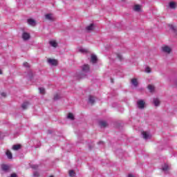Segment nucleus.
Listing matches in <instances>:
<instances>
[{
  "mask_svg": "<svg viewBox=\"0 0 177 177\" xmlns=\"http://www.w3.org/2000/svg\"><path fill=\"white\" fill-rule=\"evenodd\" d=\"M162 50L165 53H171L172 48H171L169 46H162Z\"/></svg>",
  "mask_w": 177,
  "mask_h": 177,
  "instance_id": "obj_1",
  "label": "nucleus"
},
{
  "mask_svg": "<svg viewBox=\"0 0 177 177\" xmlns=\"http://www.w3.org/2000/svg\"><path fill=\"white\" fill-rule=\"evenodd\" d=\"M48 63L50 66H57V64H58V62L57 59H50V58L48 59Z\"/></svg>",
  "mask_w": 177,
  "mask_h": 177,
  "instance_id": "obj_2",
  "label": "nucleus"
},
{
  "mask_svg": "<svg viewBox=\"0 0 177 177\" xmlns=\"http://www.w3.org/2000/svg\"><path fill=\"white\" fill-rule=\"evenodd\" d=\"M27 23L28 24H29V26H32V27H35V26H37V21H35L34 19H31V18L28 19L27 20Z\"/></svg>",
  "mask_w": 177,
  "mask_h": 177,
  "instance_id": "obj_3",
  "label": "nucleus"
},
{
  "mask_svg": "<svg viewBox=\"0 0 177 177\" xmlns=\"http://www.w3.org/2000/svg\"><path fill=\"white\" fill-rule=\"evenodd\" d=\"M145 101H143V100H139L138 102H137V105H138V109H145Z\"/></svg>",
  "mask_w": 177,
  "mask_h": 177,
  "instance_id": "obj_4",
  "label": "nucleus"
},
{
  "mask_svg": "<svg viewBox=\"0 0 177 177\" xmlns=\"http://www.w3.org/2000/svg\"><path fill=\"white\" fill-rule=\"evenodd\" d=\"M142 135L145 140L150 139L151 138V135H150V133L147 131H142Z\"/></svg>",
  "mask_w": 177,
  "mask_h": 177,
  "instance_id": "obj_5",
  "label": "nucleus"
},
{
  "mask_svg": "<svg viewBox=\"0 0 177 177\" xmlns=\"http://www.w3.org/2000/svg\"><path fill=\"white\" fill-rule=\"evenodd\" d=\"M45 17L46 20H50V21H54L55 17L53 16V14H47L45 15Z\"/></svg>",
  "mask_w": 177,
  "mask_h": 177,
  "instance_id": "obj_6",
  "label": "nucleus"
},
{
  "mask_svg": "<svg viewBox=\"0 0 177 177\" xmlns=\"http://www.w3.org/2000/svg\"><path fill=\"white\" fill-rule=\"evenodd\" d=\"M133 9L135 12H142V6L136 4L133 6Z\"/></svg>",
  "mask_w": 177,
  "mask_h": 177,
  "instance_id": "obj_7",
  "label": "nucleus"
},
{
  "mask_svg": "<svg viewBox=\"0 0 177 177\" xmlns=\"http://www.w3.org/2000/svg\"><path fill=\"white\" fill-rule=\"evenodd\" d=\"M22 38L24 41H27L28 39H30V34L24 32L22 35Z\"/></svg>",
  "mask_w": 177,
  "mask_h": 177,
  "instance_id": "obj_8",
  "label": "nucleus"
},
{
  "mask_svg": "<svg viewBox=\"0 0 177 177\" xmlns=\"http://www.w3.org/2000/svg\"><path fill=\"white\" fill-rule=\"evenodd\" d=\"M91 63L93 64L97 62V57L95 55H91Z\"/></svg>",
  "mask_w": 177,
  "mask_h": 177,
  "instance_id": "obj_9",
  "label": "nucleus"
},
{
  "mask_svg": "<svg viewBox=\"0 0 177 177\" xmlns=\"http://www.w3.org/2000/svg\"><path fill=\"white\" fill-rule=\"evenodd\" d=\"M49 44L50 46H53V48H57V42L55 40H51L49 41Z\"/></svg>",
  "mask_w": 177,
  "mask_h": 177,
  "instance_id": "obj_10",
  "label": "nucleus"
},
{
  "mask_svg": "<svg viewBox=\"0 0 177 177\" xmlns=\"http://www.w3.org/2000/svg\"><path fill=\"white\" fill-rule=\"evenodd\" d=\"M82 71L84 73H88L89 71V65L85 64L82 67Z\"/></svg>",
  "mask_w": 177,
  "mask_h": 177,
  "instance_id": "obj_11",
  "label": "nucleus"
},
{
  "mask_svg": "<svg viewBox=\"0 0 177 177\" xmlns=\"http://www.w3.org/2000/svg\"><path fill=\"white\" fill-rule=\"evenodd\" d=\"M153 104L156 107H158V106H160V100L158 98H153Z\"/></svg>",
  "mask_w": 177,
  "mask_h": 177,
  "instance_id": "obj_12",
  "label": "nucleus"
},
{
  "mask_svg": "<svg viewBox=\"0 0 177 177\" xmlns=\"http://www.w3.org/2000/svg\"><path fill=\"white\" fill-rule=\"evenodd\" d=\"M30 106V103L28 102H25L22 104L21 107L24 110H26Z\"/></svg>",
  "mask_w": 177,
  "mask_h": 177,
  "instance_id": "obj_13",
  "label": "nucleus"
},
{
  "mask_svg": "<svg viewBox=\"0 0 177 177\" xmlns=\"http://www.w3.org/2000/svg\"><path fill=\"white\" fill-rule=\"evenodd\" d=\"M100 125L102 128H106L107 127V122L106 121H100Z\"/></svg>",
  "mask_w": 177,
  "mask_h": 177,
  "instance_id": "obj_14",
  "label": "nucleus"
},
{
  "mask_svg": "<svg viewBox=\"0 0 177 177\" xmlns=\"http://www.w3.org/2000/svg\"><path fill=\"white\" fill-rule=\"evenodd\" d=\"M169 5L171 9H175L176 8V3L174 1H171Z\"/></svg>",
  "mask_w": 177,
  "mask_h": 177,
  "instance_id": "obj_15",
  "label": "nucleus"
},
{
  "mask_svg": "<svg viewBox=\"0 0 177 177\" xmlns=\"http://www.w3.org/2000/svg\"><path fill=\"white\" fill-rule=\"evenodd\" d=\"M88 102L91 104H93V103H95V97L90 95L88 97Z\"/></svg>",
  "mask_w": 177,
  "mask_h": 177,
  "instance_id": "obj_16",
  "label": "nucleus"
},
{
  "mask_svg": "<svg viewBox=\"0 0 177 177\" xmlns=\"http://www.w3.org/2000/svg\"><path fill=\"white\" fill-rule=\"evenodd\" d=\"M10 168V167L8 165H1V169H3V171H9Z\"/></svg>",
  "mask_w": 177,
  "mask_h": 177,
  "instance_id": "obj_17",
  "label": "nucleus"
},
{
  "mask_svg": "<svg viewBox=\"0 0 177 177\" xmlns=\"http://www.w3.org/2000/svg\"><path fill=\"white\" fill-rule=\"evenodd\" d=\"M6 154L8 158H9L10 160H12V158L13 156H12V152H10V151L7 150Z\"/></svg>",
  "mask_w": 177,
  "mask_h": 177,
  "instance_id": "obj_18",
  "label": "nucleus"
},
{
  "mask_svg": "<svg viewBox=\"0 0 177 177\" xmlns=\"http://www.w3.org/2000/svg\"><path fill=\"white\" fill-rule=\"evenodd\" d=\"M21 149V145H15L12 147V150H20Z\"/></svg>",
  "mask_w": 177,
  "mask_h": 177,
  "instance_id": "obj_19",
  "label": "nucleus"
},
{
  "mask_svg": "<svg viewBox=\"0 0 177 177\" xmlns=\"http://www.w3.org/2000/svg\"><path fill=\"white\" fill-rule=\"evenodd\" d=\"M162 169L165 172H167V171H168V169H169V166L167 164H165L164 166L162 167Z\"/></svg>",
  "mask_w": 177,
  "mask_h": 177,
  "instance_id": "obj_20",
  "label": "nucleus"
},
{
  "mask_svg": "<svg viewBox=\"0 0 177 177\" xmlns=\"http://www.w3.org/2000/svg\"><path fill=\"white\" fill-rule=\"evenodd\" d=\"M169 28H170L172 32H176V34H177L176 33V28L175 26H174L173 25L169 24Z\"/></svg>",
  "mask_w": 177,
  "mask_h": 177,
  "instance_id": "obj_21",
  "label": "nucleus"
},
{
  "mask_svg": "<svg viewBox=\"0 0 177 177\" xmlns=\"http://www.w3.org/2000/svg\"><path fill=\"white\" fill-rule=\"evenodd\" d=\"M86 29L87 31H92V30H93V24H91L90 26H87Z\"/></svg>",
  "mask_w": 177,
  "mask_h": 177,
  "instance_id": "obj_22",
  "label": "nucleus"
},
{
  "mask_svg": "<svg viewBox=\"0 0 177 177\" xmlns=\"http://www.w3.org/2000/svg\"><path fill=\"white\" fill-rule=\"evenodd\" d=\"M148 89L150 92H154V86L152 84L148 85Z\"/></svg>",
  "mask_w": 177,
  "mask_h": 177,
  "instance_id": "obj_23",
  "label": "nucleus"
},
{
  "mask_svg": "<svg viewBox=\"0 0 177 177\" xmlns=\"http://www.w3.org/2000/svg\"><path fill=\"white\" fill-rule=\"evenodd\" d=\"M131 84H133V85L134 86H136L138 85V80L136 79H132L131 80Z\"/></svg>",
  "mask_w": 177,
  "mask_h": 177,
  "instance_id": "obj_24",
  "label": "nucleus"
},
{
  "mask_svg": "<svg viewBox=\"0 0 177 177\" xmlns=\"http://www.w3.org/2000/svg\"><path fill=\"white\" fill-rule=\"evenodd\" d=\"M60 97H62V96L60 95V94H56L54 96V100H59V99H60Z\"/></svg>",
  "mask_w": 177,
  "mask_h": 177,
  "instance_id": "obj_25",
  "label": "nucleus"
},
{
  "mask_svg": "<svg viewBox=\"0 0 177 177\" xmlns=\"http://www.w3.org/2000/svg\"><path fill=\"white\" fill-rule=\"evenodd\" d=\"M69 176L71 177L75 176V172L73 170L69 171Z\"/></svg>",
  "mask_w": 177,
  "mask_h": 177,
  "instance_id": "obj_26",
  "label": "nucleus"
},
{
  "mask_svg": "<svg viewBox=\"0 0 177 177\" xmlns=\"http://www.w3.org/2000/svg\"><path fill=\"white\" fill-rule=\"evenodd\" d=\"M79 51L81 52V53H86V52H88V50L81 48H80Z\"/></svg>",
  "mask_w": 177,
  "mask_h": 177,
  "instance_id": "obj_27",
  "label": "nucleus"
},
{
  "mask_svg": "<svg viewBox=\"0 0 177 177\" xmlns=\"http://www.w3.org/2000/svg\"><path fill=\"white\" fill-rule=\"evenodd\" d=\"M39 92H40V93H41V95H44V94L45 93V88H42V87H40V88H39Z\"/></svg>",
  "mask_w": 177,
  "mask_h": 177,
  "instance_id": "obj_28",
  "label": "nucleus"
},
{
  "mask_svg": "<svg viewBox=\"0 0 177 177\" xmlns=\"http://www.w3.org/2000/svg\"><path fill=\"white\" fill-rule=\"evenodd\" d=\"M68 118L69 120H74V115L73 113H68Z\"/></svg>",
  "mask_w": 177,
  "mask_h": 177,
  "instance_id": "obj_29",
  "label": "nucleus"
},
{
  "mask_svg": "<svg viewBox=\"0 0 177 177\" xmlns=\"http://www.w3.org/2000/svg\"><path fill=\"white\" fill-rule=\"evenodd\" d=\"M145 73H151V69L150 68V67H147L145 68Z\"/></svg>",
  "mask_w": 177,
  "mask_h": 177,
  "instance_id": "obj_30",
  "label": "nucleus"
},
{
  "mask_svg": "<svg viewBox=\"0 0 177 177\" xmlns=\"http://www.w3.org/2000/svg\"><path fill=\"white\" fill-rule=\"evenodd\" d=\"M34 177H39V173L38 171H35L33 174Z\"/></svg>",
  "mask_w": 177,
  "mask_h": 177,
  "instance_id": "obj_31",
  "label": "nucleus"
},
{
  "mask_svg": "<svg viewBox=\"0 0 177 177\" xmlns=\"http://www.w3.org/2000/svg\"><path fill=\"white\" fill-rule=\"evenodd\" d=\"M31 168H33L34 169H37V168H38V165H32L31 166Z\"/></svg>",
  "mask_w": 177,
  "mask_h": 177,
  "instance_id": "obj_32",
  "label": "nucleus"
},
{
  "mask_svg": "<svg viewBox=\"0 0 177 177\" xmlns=\"http://www.w3.org/2000/svg\"><path fill=\"white\" fill-rule=\"evenodd\" d=\"M24 67H30V64H28V62H24Z\"/></svg>",
  "mask_w": 177,
  "mask_h": 177,
  "instance_id": "obj_33",
  "label": "nucleus"
},
{
  "mask_svg": "<svg viewBox=\"0 0 177 177\" xmlns=\"http://www.w3.org/2000/svg\"><path fill=\"white\" fill-rule=\"evenodd\" d=\"M118 59H119L120 60H122V55L118 54Z\"/></svg>",
  "mask_w": 177,
  "mask_h": 177,
  "instance_id": "obj_34",
  "label": "nucleus"
},
{
  "mask_svg": "<svg viewBox=\"0 0 177 177\" xmlns=\"http://www.w3.org/2000/svg\"><path fill=\"white\" fill-rule=\"evenodd\" d=\"M1 96H3V97H5V96H6V93H1Z\"/></svg>",
  "mask_w": 177,
  "mask_h": 177,
  "instance_id": "obj_35",
  "label": "nucleus"
},
{
  "mask_svg": "<svg viewBox=\"0 0 177 177\" xmlns=\"http://www.w3.org/2000/svg\"><path fill=\"white\" fill-rule=\"evenodd\" d=\"M98 145H104V143H103V142H98Z\"/></svg>",
  "mask_w": 177,
  "mask_h": 177,
  "instance_id": "obj_36",
  "label": "nucleus"
},
{
  "mask_svg": "<svg viewBox=\"0 0 177 177\" xmlns=\"http://www.w3.org/2000/svg\"><path fill=\"white\" fill-rule=\"evenodd\" d=\"M128 177H134L133 175L132 174H129V176Z\"/></svg>",
  "mask_w": 177,
  "mask_h": 177,
  "instance_id": "obj_37",
  "label": "nucleus"
},
{
  "mask_svg": "<svg viewBox=\"0 0 177 177\" xmlns=\"http://www.w3.org/2000/svg\"><path fill=\"white\" fill-rule=\"evenodd\" d=\"M175 85H176V88H177V81L175 82Z\"/></svg>",
  "mask_w": 177,
  "mask_h": 177,
  "instance_id": "obj_38",
  "label": "nucleus"
},
{
  "mask_svg": "<svg viewBox=\"0 0 177 177\" xmlns=\"http://www.w3.org/2000/svg\"><path fill=\"white\" fill-rule=\"evenodd\" d=\"M0 74H2V71L0 70Z\"/></svg>",
  "mask_w": 177,
  "mask_h": 177,
  "instance_id": "obj_39",
  "label": "nucleus"
},
{
  "mask_svg": "<svg viewBox=\"0 0 177 177\" xmlns=\"http://www.w3.org/2000/svg\"><path fill=\"white\" fill-rule=\"evenodd\" d=\"M50 177H53V176H50Z\"/></svg>",
  "mask_w": 177,
  "mask_h": 177,
  "instance_id": "obj_40",
  "label": "nucleus"
}]
</instances>
